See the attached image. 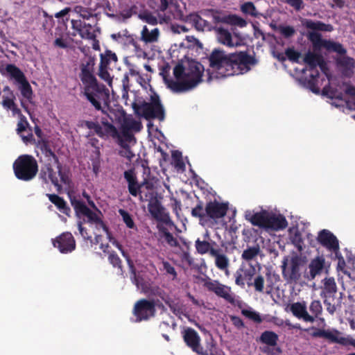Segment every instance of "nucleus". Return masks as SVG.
<instances>
[{"label": "nucleus", "instance_id": "f03ea898", "mask_svg": "<svg viewBox=\"0 0 355 355\" xmlns=\"http://www.w3.org/2000/svg\"><path fill=\"white\" fill-rule=\"evenodd\" d=\"M203 72L204 67L198 62H189L187 67L178 64L173 68L176 80H168V87L175 92L189 91L202 81Z\"/></svg>", "mask_w": 355, "mask_h": 355}, {"label": "nucleus", "instance_id": "f704fd0d", "mask_svg": "<svg viewBox=\"0 0 355 355\" xmlns=\"http://www.w3.org/2000/svg\"><path fill=\"white\" fill-rule=\"evenodd\" d=\"M287 226L288 222L284 216L269 213L266 228L279 230L285 229Z\"/></svg>", "mask_w": 355, "mask_h": 355}, {"label": "nucleus", "instance_id": "13d9d810", "mask_svg": "<svg viewBox=\"0 0 355 355\" xmlns=\"http://www.w3.org/2000/svg\"><path fill=\"white\" fill-rule=\"evenodd\" d=\"M15 96H3L2 106L6 109L10 110L15 104Z\"/></svg>", "mask_w": 355, "mask_h": 355}, {"label": "nucleus", "instance_id": "cd10ccee", "mask_svg": "<svg viewBox=\"0 0 355 355\" xmlns=\"http://www.w3.org/2000/svg\"><path fill=\"white\" fill-rule=\"evenodd\" d=\"M204 240H200V239L196 240L195 248L196 252L201 255L209 254L211 256L212 251H216L218 246L214 241L210 239L208 233L204 235Z\"/></svg>", "mask_w": 355, "mask_h": 355}, {"label": "nucleus", "instance_id": "1a4fd4ad", "mask_svg": "<svg viewBox=\"0 0 355 355\" xmlns=\"http://www.w3.org/2000/svg\"><path fill=\"white\" fill-rule=\"evenodd\" d=\"M141 1H107L106 10L109 16H121L129 18L139 12V4Z\"/></svg>", "mask_w": 355, "mask_h": 355}, {"label": "nucleus", "instance_id": "f257e3e1", "mask_svg": "<svg viewBox=\"0 0 355 355\" xmlns=\"http://www.w3.org/2000/svg\"><path fill=\"white\" fill-rule=\"evenodd\" d=\"M94 60L89 58L80 66V78L84 85L83 94L87 100L96 110H101L103 114L106 112L102 109L101 101L109 98V93L104 85H100L93 73Z\"/></svg>", "mask_w": 355, "mask_h": 355}, {"label": "nucleus", "instance_id": "c9c22d12", "mask_svg": "<svg viewBox=\"0 0 355 355\" xmlns=\"http://www.w3.org/2000/svg\"><path fill=\"white\" fill-rule=\"evenodd\" d=\"M140 191L138 194L141 202L150 203L157 198V193L153 191V184L149 182L142 183L140 185Z\"/></svg>", "mask_w": 355, "mask_h": 355}, {"label": "nucleus", "instance_id": "a19ab883", "mask_svg": "<svg viewBox=\"0 0 355 355\" xmlns=\"http://www.w3.org/2000/svg\"><path fill=\"white\" fill-rule=\"evenodd\" d=\"M304 26L307 29L313 30V32L324 31L331 32L334 30L333 26L329 24H324L321 21H313L311 19H306Z\"/></svg>", "mask_w": 355, "mask_h": 355}, {"label": "nucleus", "instance_id": "774afa93", "mask_svg": "<svg viewBox=\"0 0 355 355\" xmlns=\"http://www.w3.org/2000/svg\"><path fill=\"white\" fill-rule=\"evenodd\" d=\"M243 270L240 269L237 270L235 273V283L236 285L240 286L241 287H244V277L242 275Z\"/></svg>", "mask_w": 355, "mask_h": 355}, {"label": "nucleus", "instance_id": "a878e982", "mask_svg": "<svg viewBox=\"0 0 355 355\" xmlns=\"http://www.w3.org/2000/svg\"><path fill=\"white\" fill-rule=\"evenodd\" d=\"M39 178L45 184L49 183L50 181L58 189L61 188L60 182L62 183L60 180L59 174L57 175L56 172L53 168L51 162H46L42 166L39 173Z\"/></svg>", "mask_w": 355, "mask_h": 355}, {"label": "nucleus", "instance_id": "7ed1b4c3", "mask_svg": "<svg viewBox=\"0 0 355 355\" xmlns=\"http://www.w3.org/2000/svg\"><path fill=\"white\" fill-rule=\"evenodd\" d=\"M307 38L311 42L315 51H319L323 48L329 52L336 53L339 55L336 59V62L345 76L351 77L354 74L355 60L346 55L347 49L342 44L322 39L321 34L315 32H309Z\"/></svg>", "mask_w": 355, "mask_h": 355}, {"label": "nucleus", "instance_id": "f8f14e48", "mask_svg": "<svg viewBox=\"0 0 355 355\" xmlns=\"http://www.w3.org/2000/svg\"><path fill=\"white\" fill-rule=\"evenodd\" d=\"M304 62L308 65V70L311 71L308 80V85L313 92L318 93V90L315 87L320 73L316 67L320 62H323V57L321 54L308 51L304 55Z\"/></svg>", "mask_w": 355, "mask_h": 355}, {"label": "nucleus", "instance_id": "4d7b16f0", "mask_svg": "<svg viewBox=\"0 0 355 355\" xmlns=\"http://www.w3.org/2000/svg\"><path fill=\"white\" fill-rule=\"evenodd\" d=\"M285 55L288 59L293 62H298V60L301 55L300 53L295 51L293 48H288L285 50Z\"/></svg>", "mask_w": 355, "mask_h": 355}, {"label": "nucleus", "instance_id": "b1692460", "mask_svg": "<svg viewBox=\"0 0 355 355\" xmlns=\"http://www.w3.org/2000/svg\"><path fill=\"white\" fill-rule=\"evenodd\" d=\"M318 242L328 250L333 252L338 256L339 250V242L336 236L328 230H322L319 232Z\"/></svg>", "mask_w": 355, "mask_h": 355}, {"label": "nucleus", "instance_id": "c756f323", "mask_svg": "<svg viewBox=\"0 0 355 355\" xmlns=\"http://www.w3.org/2000/svg\"><path fill=\"white\" fill-rule=\"evenodd\" d=\"M183 337L187 345L194 352L199 353L200 349H202L200 346V337L193 329L189 327L185 329Z\"/></svg>", "mask_w": 355, "mask_h": 355}, {"label": "nucleus", "instance_id": "37998d69", "mask_svg": "<svg viewBox=\"0 0 355 355\" xmlns=\"http://www.w3.org/2000/svg\"><path fill=\"white\" fill-rule=\"evenodd\" d=\"M123 257L126 259L130 271V279L133 284H135L137 287L139 286V277L137 275L136 268L134 266L133 261L130 259L128 252H126L123 249L121 251Z\"/></svg>", "mask_w": 355, "mask_h": 355}, {"label": "nucleus", "instance_id": "412c9836", "mask_svg": "<svg viewBox=\"0 0 355 355\" xmlns=\"http://www.w3.org/2000/svg\"><path fill=\"white\" fill-rule=\"evenodd\" d=\"M325 270V259L323 256H317L312 259L304 272V277L308 281H313L320 276Z\"/></svg>", "mask_w": 355, "mask_h": 355}, {"label": "nucleus", "instance_id": "de8ad7c7", "mask_svg": "<svg viewBox=\"0 0 355 355\" xmlns=\"http://www.w3.org/2000/svg\"><path fill=\"white\" fill-rule=\"evenodd\" d=\"M191 215L195 218H198L200 220H207L205 207L204 208L202 201L199 200L196 206L192 209Z\"/></svg>", "mask_w": 355, "mask_h": 355}, {"label": "nucleus", "instance_id": "680f3d73", "mask_svg": "<svg viewBox=\"0 0 355 355\" xmlns=\"http://www.w3.org/2000/svg\"><path fill=\"white\" fill-rule=\"evenodd\" d=\"M324 304L327 307V311L331 315H333L336 311V306L332 303L334 300L332 298H324Z\"/></svg>", "mask_w": 355, "mask_h": 355}, {"label": "nucleus", "instance_id": "6ab92c4d", "mask_svg": "<svg viewBox=\"0 0 355 355\" xmlns=\"http://www.w3.org/2000/svg\"><path fill=\"white\" fill-rule=\"evenodd\" d=\"M118 61L115 53L111 50H106L104 53L101 54V61L99 64L98 76L105 82H111L112 78L108 72L110 69V64L114 62L116 64Z\"/></svg>", "mask_w": 355, "mask_h": 355}, {"label": "nucleus", "instance_id": "09e8293b", "mask_svg": "<svg viewBox=\"0 0 355 355\" xmlns=\"http://www.w3.org/2000/svg\"><path fill=\"white\" fill-rule=\"evenodd\" d=\"M309 311L311 313V316L314 317L315 321L322 312V306L320 301L318 300H313L309 305Z\"/></svg>", "mask_w": 355, "mask_h": 355}, {"label": "nucleus", "instance_id": "603ef678", "mask_svg": "<svg viewBox=\"0 0 355 355\" xmlns=\"http://www.w3.org/2000/svg\"><path fill=\"white\" fill-rule=\"evenodd\" d=\"M264 278L261 275H257L254 279L253 283L248 282V286H253L256 291L259 293H263L264 288Z\"/></svg>", "mask_w": 355, "mask_h": 355}, {"label": "nucleus", "instance_id": "7c9ffc66", "mask_svg": "<svg viewBox=\"0 0 355 355\" xmlns=\"http://www.w3.org/2000/svg\"><path fill=\"white\" fill-rule=\"evenodd\" d=\"M124 178L128 182V189L129 193L135 197H137L140 191V185L138 183L137 178L134 169H129L124 172Z\"/></svg>", "mask_w": 355, "mask_h": 355}, {"label": "nucleus", "instance_id": "473e14b6", "mask_svg": "<svg viewBox=\"0 0 355 355\" xmlns=\"http://www.w3.org/2000/svg\"><path fill=\"white\" fill-rule=\"evenodd\" d=\"M268 215L269 212L263 210L254 214L249 213L246 214L245 218L250 221L253 225L266 228Z\"/></svg>", "mask_w": 355, "mask_h": 355}, {"label": "nucleus", "instance_id": "5fc2aeb1", "mask_svg": "<svg viewBox=\"0 0 355 355\" xmlns=\"http://www.w3.org/2000/svg\"><path fill=\"white\" fill-rule=\"evenodd\" d=\"M120 215L123 218V220L128 228L135 229L136 228L135 224L132 220L131 215L124 209H119Z\"/></svg>", "mask_w": 355, "mask_h": 355}, {"label": "nucleus", "instance_id": "393cba45", "mask_svg": "<svg viewBox=\"0 0 355 355\" xmlns=\"http://www.w3.org/2000/svg\"><path fill=\"white\" fill-rule=\"evenodd\" d=\"M55 248L63 254L71 252L76 249V241L70 232H64L53 241Z\"/></svg>", "mask_w": 355, "mask_h": 355}, {"label": "nucleus", "instance_id": "ea45409f", "mask_svg": "<svg viewBox=\"0 0 355 355\" xmlns=\"http://www.w3.org/2000/svg\"><path fill=\"white\" fill-rule=\"evenodd\" d=\"M221 250L218 248L216 251H212V255L215 258V265L220 270H225V273L228 275V266L230 261L228 257L220 253Z\"/></svg>", "mask_w": 355, "mask_h": 355}, {"label": "nucleus", "instance_id": "58836bf2", "mask_svg": "<svg viewBox=\"0 0 355 355\" xmlns=\"http://www.w3.org/2000/svg\"><path fill=\"white\" fill-rule=\"evenodd\" d=\"M117 144L122 148L119 151V155L127 158L129 161L135 157V153L131 150V146L136 144V141H128L123 138H120L116 141Z\"/></svg>", "mask_w": 355, "mask_h": 355}, {"label": "nucleus", "instance_id": "9d476101", "mask_svg": "<svg viewBox=\"0 0 355 355\" xmlns=\"http://www.w3.org/2000/svg\"><path fill=\"white\" fill-rule=\"evenodd\" d=\"M303 261L298 255L293 256L288 263V258L284 259L282 265V276L288 284H297L301 279V266Z\"/></svg>", "mask_w": 355, "mask_h": 355}, {"label": "nucleus", "instance_id": "f3484780", "mask_svg": "<svg viewBox=\"0 0 355 355\" xmlns=\"http://www.w3.org/2000/svg\"><path fill=\"white\" fill-rule=\"evenodd\" d=\"M204 286L211 292L214 293L217 296L223 298L227 302L234 304L235 299L234 294L231 292V288L222 284L218 280L208 279L204 283Z\"/></svg>", "mask_w": 355, "mask_h": 355}, {"label": "nucleus", "instance_id": "0eeeda50", "mask_svg": "<svg viewBox=\"0 0 355 355\" xmlns=\"http://www.w3.org/2000/svg\"><path fill=\"white\" fill-rule=\"evenodd\" d=\"M132 107L135 114L143 116L147 120L157 119L159 121H163L164 119V110L159 97L156 94L151 96L150 103L142 101L137 103L134 102Z\"/></svg>", "mask_w": 355, "mask_h": 355}, {"label": "nucleus", "instance_id": "ddd939ff", "mask_svg": "<svg viewBox=\"0 0 355 355\" xmlns=\"http://www.w3.org/2000/svg\"><path fill=\"white\" fill-rule=\"evenodd\" d=\"M132 313L136 317V322L148 320L156 313V303L154 300L144 298L137 300L133 307Z\"/></svg>", "mask_w": 355, "mask_h": 355}, {"label": "nucleus", "instance_id": "c85d7f7f", "mask_svg": "<svg viewBox=\"0 0 355 355\" xmlns=\"http://www.w3.org/2000/svg\"><path fill=\"white\" fill-rule=\"evenodd\" d=\"M289 309L293 315L298 319H302L304 322H314V317L311 316L307 312L305 302H294L291 304Z\"/></svg>", "mask_w": 355, "mask_h": 355}, {"label": "nucleus", "instance_id": "dca6fc26", "mask_svg": "<svg viewBox=\"0 0 355 355\" xmlns=\"http://www.w3.org/2000/svg\"><path fill=\"white\" fill-rule=\"evenodd\" d=\"M69 198L76 216L78 218L86 217L88 223L95 224L97 221L100 220L101 217L98 214L91 210L84 202L78 199L76 196L70 193H69Z\"/></svg>", "mask_w": 355, "mask_h": 355}, {"label": "nucleus", "instance_id": "aec40b11", "mask_svg": "<svg viewBox=\"0 0 355 355\" xmlns=\"http://www.w3.org/2000/svg\"><path fill=\"white\" fill-rule=\"evenodd\" d=\"M148 208L151 216L158 223H164L168 226H175L174 223L170 218L169 214L166 211L165 208L157 199L148 203Z\"/></svg>", "mask_w": 355, "mask_h": 355}, {"label": "nucleus", "instance_id": "6e6d98bb", "mask_svg": "<svg viewBox=\"0 0 355 355\" xmlns=\"http://www.w3.org/2000/svg\"><path fill=\"white\" fill-rule=\"evenodd\" d=\"M241 10L243 13L250 15L252 17H257L258 15L256 8L252 1H247L242 5Z\"/></svg>", "mask_w": 355, "mask_h": 355}, {"label": "nucleus", "instance_id": "9b49d317", "mask_svg": "<svg viewBox=\"0 0 355 355\" xmlns=\"http://www.w3.org/2000/svg\"><path fill=\"white\" fill-rule=\"evenodd\" d=\"M209 67L212 71L216 74L217 78L227 77V65L229 53L223 50L215 49L209 57Z\"/></svg>", "mask_w": 355, "mask_h": 355}, {"label": "nucleus", "instance_id": "bb28decb", "mask_svg": "<svg viewBox=\"0 0 355 355\" xmlns=\"http://www.w3.org/2000/svg\"><path fill=\"white\" fill-rule=\"evenodd\" d=\"M142 128V125L140 121L135 119H125L121 125V137L128 141H136V138L131 132H139Z\"/></svg>", "mask_w": 355, "mask_h": 355}, {"label": "nucleus", "instance_id": "79ce46f5", "mask_svg": "<svg viewBox=\"0 0 355 355\" xmlns=\"http://www.w3.org/2000/svg\"><path fill=\"white\" fill-rule=\"evenodd\" d=\"M278 340V335L272 331H265L261 334L259 337V341L261 343L266 344L270 347H275L277 345Z\"/></svg>", "mask_w": 355, "mask_h": 355}, {"label": "nucleus", "instance_id": "4be33fe9", "mask_svg": "<svg viewBox=\"0 0 355 355\" xmlns=\"http://www.w3.org/2000/svg\"><path fill=\"white\" fill-rule=\"evenodd\" d=\"M228 210V204L220 202L216 200L208 202L205 205V213L207 219L216 221L218 219L223 218Z\"/></svg>", "mask_w": 355, "mask_h": 355}, {"label": "nucleus", "instance_id": "6e6552de", "mask_svg": "<svg viewBox=\"0 0 355 355\" xmlns=\"http://www.w3.org/2000/svg\"><path fill=\"white\" fill-rule=\"evenodd\" d=\"M257 62L254 56L249 55L247 51L229 53L227 76L247 73Z\"/></svg>", "mask_w": 355, "mask_h": 355}, {"label": "nucleus", "instance_id": "5701e85b", "mask_svg": "<svg viewBox=\"0 0 355 355\" xmlns=\"http://www.w3.org/2000/svg\"><path fill=\"white\" fill-rule=\"evenodd\" d=\"M340 334V332L336 329L325 330L314 328V331L312 332L311 336L313 338H324L331 343H338L343 345H347V338L341 336Z\"/></svg>", "mask_w": 355, "mask_h": 355}, {"label": "nucleus", "instance_id": "864d4df0", "mask_svg": "<svg viewBox=\"0 0 355 355\" xmlns=\"http://www.w3.org/2000/svg\"><path fill=\"white\" fill-rule=\"evenodd\" d=\"M241 313L244 316H245L246 318H249L250 320L254 321L256 323L260 324L261 322H262V318L260 316L259 313L254 311L243 309L241 311Z\"/></svg>", "mask_w": 355, "mask_h": 355}, {"label": "nucleus", "instance_id": "bf43d9fd", "mask_svg": "<svg viewBox=\"0 0 355 355\" xmlns=\"http://www.w3.org/2000/svg\"><path fill=\"white\" fill-rule=\"evenodd\" d=\"M96 225L100 226L103 230V231L105 232V234L107 235V238L109 240V241H110L112 243V241L114 240H116L113 237V236H112L111 232L110 231L108 227L105 225V223L103 222V220L101 218H100L99 221H97L96 223Z\"/></svg>", "mask_w": 355, "mask_h": 355}, {"label": "nucleus", "instance_id": "e2e57ef3", "mask_svg": "<svg viewBox=\"0 0 355 355\" xmlns=\"http://www.w3.org/2000/svg\"><path fill=\"white\" fill-rule=\"evenodd\" d=\"M164 270L168 273L173 276V278L177 277V272L175 268L168 261H163L162 262Z\"/></svg>", "mask_w": 355, "mask_h": 355}, {"label": "nucleus", "instance_id": "3c124183", "mask_svg": "<svg viewBox=\"0 0 355 355\" xmlns=\"http://www.w3.org/2000/svg\"><path fill=\"white\" fill-rule=\"evenodd\" d=\"M76 12L78 13L81 17L83 19H89L92 17L96 16V13L94 12L95 10H92V8H84L83 6H76L75 8Z\"/></svg>", "mask_w": 355, "mask_h": 355}, {"label": "nucleus", "instance_id": "2f4dec72", "mask_svg": "<svg viewBox=\"0 0 355 355\" xmlns=\"http://www.w3.org/2000/svg\"><path fill=\"white\" fill-rule=\"evenodd\" d=\"M44 156L47 158L46 162H51L52 165H56L58 173H59V176L62 184L69 185L71 182L70 179L68 175L62 171V164H60L59 159L55 153L51 150Z\"/></svg>", "mask_w": 355, "mask_h": 355}, {"label": "nucleus", "instance_id": "8fccbe9b", "mask_svg": "<svg viewBox=\"0 0 355 355\" xmlns=\"http://www.w3.org/2000/svg\"><path fill=\"white\" fill-rule=\"evenodd\" d=\"M108 261L113 267L119 268L123 272L122 261L114 251L109 254Z\"/></svg>", "mask_w": 355, "mask_h": 355}, {"label": "nucleus", "instance_id": "72a5a7b5", "mask_svg": "<svg viewBox=\"0 0 355 355\" xmlns=\"http://www.w3.org/2000/svg\"><path fill=\"white\" fill-rule=\"evenodd\" d=\"M218 40L220 43L230 47L239 46L241 45V41L238 39L234 40L232 35L229 31L223 28L217 29Z\"/></svg>", "mask_w": 355, "mask_h": 355}, {"label": "nucleus", "instance_id": "c03bdc74", "mask_svg": "<svg viewBox=\"0 0 355 355\" xmlns=\"http://www.w3.org/2000/svg\"><path fill=\"white\" fill-rule=\"evenodd\" d=\"M260 251V247L258 244L248 247L243 250L241 254V259L245 261H250L258 256Z\"/></svg>", "mask_w": 355, "mask_h": 355}, {"label": "nucleus", "instance_id": "052dcab7", "mask_svg": "<svg viewBox=\"0 0 355 355\" xmlns=\"http://www.w3.org/2000/svg\"><path fill=\"white\" fill-rule=\"evenodd\" d=\"M37 146L44 155L51 150L49 141L43 139L38 141Z\"/></svg>", "mask_w": 355, "mask_h": 355}, {"label": "nucleus", "instance_id": "39448f33", "mask_svg": "<svg viewBox=\"0 0 355 355\" xmlns=\"http://www.w3.org/2000/svg\"><path fill=\"white\" fill-rule=\"evenodd\" d=\"M6 72L11 79L14 80V84L20 92L22 98L20 99V105L24 110L28 112L26 102L33 104L34 94L33 89L22 71L13 64H8L6 67Z\"/></svg>", "mask_w": 355, "mask_h": 355}, {"label": "nucleus", "instance_id": "69168bd1", "mask_svg": "<svg viewBox=\"0 0 355 355\" xmlns=\"http://www.w3.org/2000/svg\"><path fill=\"white\" fill-rule=\"evenodd\" d=\"M280 33L285 37L288 38L294 35L295 29L292 26H282L280 28Z\"/></svg>", "mask_w": 355, "mask_h": 355}, {"label": "nucleus", "instance_id": "e433bc0d", "mask_svg": "<svg viewBox=\"0 0 355 355\" xmlns=\"http://www.w3.org/2000/svg\"><path fill=\"white\" fill-rule=\"evenodd\" d=\"M46 196L50 202H52L61 213L67 216H70L71 209L63 198L55 193H47Z\"/></svg>", "mask_w": 355, "mask_h": 355}, {"label": "nucleus", "instance_id": "49530a36", "mask_svg": "<svg viewBox=\"0 0 355 355\" xmlns=\"http://www.w3.org/2000/svg\"><path fill=\"white\" fill-rule=\"evenodd\" d=\"M96 30L93 25L84 22V26L79 35L83 39L95 40L96 37Z\"/></svg>", "mask_w": 355, "mask_h": 355}, {"label": "nucleus", "instance_id": "20e7f679", "mask_svg": "<svg viewBox=\"0 0 355 355\" xmlns=\"http://www.w3.org/2000/svg\"><path fill=\"white\" fill-rule=\"evenodd\" d=\"M148 6L152 9L149 11L145 8L143 1L139 4V12H137L139 18L144 21L151 24L156 25L158 19L160 21L167 22L171 19V15H167L166 11L169 9L174 19H181L184 15L183 11L178 4V1H147Z\"/></svg>", "mask_w": 355, "mask_h": 355}, {"label": "nucleus", "instance_id": "4468645a", "mask_svg": "<svg viewBox=\"0 0 355 355\" xmlns=\"http://www.w3.org/2000/svg\"><path fill=\"white\" fill-rule=\"evenodd\" d=\"M201 15L205 17H210L215 24L224 23L231 25H236L240 27H244L247 23L245 20L234 15H227L222 11L214 9H207L200 11Z\"/></svg>", "mask_w": 355, "mask_h": 355}, {"label": "nucleus", "instance_id": "a18cd8bd", "mask_svg": "<svg viewBox=\"0 0 355 355\" xmlns=\"http://www.w3.org/2000/svg\"><path fill=\"white\" fill-rule=\"evenodd\" d=\"M159 30L155 28L151 31L145 26L141 31V38L146 42H154L157 40Z\"/></svg>", "mask_w": 355, "mask_h": 355}, {"label": "nucleus", "instance_id": "a211bd4d", "mask_svg": "<svg viewBox=\"0 0 355 355\" xmlns=\"http://www.w3.org/2000/svg\"><path fill=\"white\" fill-rule=\"evenodd\" d=\"M84 124L88 129L94 130L95 134L102 139L109 137L116 139V141L120 139L121 133L112 123L103 125V128L98 122L90 121H85Z\"/></svg>", "mask_w": 355, "mask_h": 355}, {"label": "nucleus", "instance_id": "2eb2a0df", "mask_svg": "<svg viewBox=\"0 0 355 355\" xmlns=\"http://www.w3.org/2000/svg\"><path fill=\"white\" fill-rule=\"evenodd\" d=\"M347 87L345 90V94L355 99V86L351 85H346ZM322 94L326 96L327 98L332 100H336L341 103H344L346 106L351 110H355V103H352L349 100H347L344 98V94L342 92H339L337 89L333 88L330 86H325L322 89ZM336 106L343 105V103L336 104L334 103Z\"/></svg>", "mask_w": 355, "mask_h": 355}, {"label": "nucleus", "instance_id": "0e129e2a", "mask_svg": "<svg viewBox=\"0 0 355 355\" xmlns=\"http://www.w3.org/2000/svg\"><path fill=\"white\" fill-rule=\"evenodd\" d=\"M164 238L167 244L169 245L171 247L179 246V243L177 239L175 238L171 232L169 234H166V236H165Z\"/></svg>", "mask_w": 355, "mask_h": 355}, {"label": "nucleus", "instance_id": "4c0bfd02", "mask_svg": "<svg viewBox=\"0 0 355 355\" xmlns=\"http://www.w3.org/2000/svg\"><path fill=\"white\" fill-rule=\"evenodd\" d=\"M337 292V286L334 277L325 278L324 286L321 292V297L323 298H332L334 300Z\"/></svg>", "mask_w": 355, "mask_h": 355}, {"label": "nucleus", "instance_id": "338daca9", "mask_svg": "<svg viewBox=\"0 0 355 355\" xmlns=\"http://www.w3.org/2000/svg\"><path fill=\"white\" fill-rule=\"evenodd\" d=\"M262 352L268 355H277L282 353V349L279 347L271 349L270 346L268 345L263 347Z\"/></svg>", "mask_w": 355, "mask_h": 355}, {"label": "nucleus", "instance_id": "423d86ee", "mask_svg": "<svg viewBox=\"0 0 355 355\" xmlns=\"http://www.w3.org/2000/svg\"><path fill=\"white\" fill-rule=\"evenodd\" d=\"M12 168L15 177L24 182L33 180L38 173V164L31 155H19L13 162Z\"/></svg>", "mask_w": 355, "mask_h": 355}]
</instances>
